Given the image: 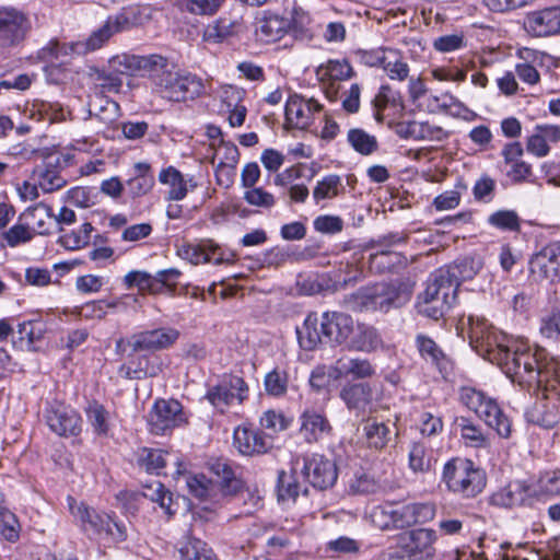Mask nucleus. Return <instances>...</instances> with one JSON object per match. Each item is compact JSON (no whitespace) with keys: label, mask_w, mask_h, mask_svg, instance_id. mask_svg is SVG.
I'll return each instance as SVG.
<instances>
[{"label":"nucleus","mask_w":560,"mask_h":560,"mask_svg":"<svg viewBox=\"0 0 560 560\" xmlns=\"http://www.w3.org/2000/svg\"><path fill=\"white\" fill-rule=\"evenodd\" d=\"M467 327L469 343L479 355L497 364L513 383L541 394L526 410L527 421L553 428L560 420V362L545 349L499 331L483 317L469 315Z\"/></svg>","instance_id":"nucleus-1"},{"label":"nucleus","mask_w":560,"mask_h":560,"mask_svg":"<svg viewBox=\"0 0 560 560\" xmlns=\"http://www.w3.org/2000/svg\"><path fill=\"white\" fill-rule=\"evenodd\" d=\"M122 67L120 71L141 72L150 79L153 92L168 102H185L198 97L203 84L197 75L176 70L168 58L151 54L147 56L122 55L115 59Z\"/></svg>","instance_id":"nucleus-2"},{"label":"nucleus","mask_w":560,"mask_h":560,"mask_svg":"<svg viewBox=\"0 0 560 560\" xmlns=\"http://www.w3.org/2000/svg\"><path fill=\"white\" fill-rule=\"evenodd\" d=\"M211 471L219 478L217 482L202 474L187 478L189 492L205 504L203 509L212 510L241 497L244 504L248 505L241 515L253 514L260 498L244 488V482L236 477L233 467L226 460L218 459L211 464Z\"/></svg>","instance_id":"nucleus-3"},{"label":"nucleus","mask_w":560,"mask_h":560,"mask_svg":"<svg viewBox=\"0 0 560 560\" xmlns=\"http://www.w3.org/2000/svg\"><path fill=\"white\" fill-rule=\"evenodd\" d=\"M354 329L355 322L350 314L326 311L320 317L316 313H310L302 326L296 328V335L299 345L304 350H314L322 342L346 348Z\"/></svg>","instance_id":"nucleus-4"},{"label":"nucleus","mask_w":560,"mask_h":560,"mask_svg":"<svg viewBox=\"0 0 560 560\" xmlns=\"http://www.w3.org/2000/svg\"><path fill=\"white\" fill-rule=\"evenodd\" d=\"M456 298L457 288L448 271L441 267L429 276L425 289L418 298L419 313L438 320L448 312Z\"/></svg>","instance_id":"nucleus-5"},{"label":"nucleus","mask_w":560,"mask_h":560,"mask_svg":"<svg viewBox=\"0 0 560 560\" xmlns=\"http://www.w3.org/2000/svg\"><path fill=\"white\" fill-rule=\"evenodd\" d=\"M458 396L459 401L483 420L499 436L503 439L510 438L512 422L495 399L471 386L460 387Z\"/></svg>","instance_id":"nucleus-6"},{"label":"nucleus","mask_w":560,"mask_h":560,"mask_svg":"<svg viewBox=\"0 0 560 560\" xmlns=\"http://www.w3.org/2000/svg\"><path fill=\"white\" fill-rule=\"evenodd\" d=\"M442 480L447 489L464 498L478 495L486 487L487 478L483 470L476 467L467 458H452L443 468Z\"/></svg>","instance_id":"nucleus-7"},{"label":"nucleus","mask_w":560,"mask_h":560,"mask_svg":"<svg viewBox=\"0 0 560 560\" xmlns=\"http://www.w3.org/2000/svg\"><path fill=\"white\" fill-rule=\"evenodd\" d=\"M70 513L89 536L119 542L126 539V528L109 515L101 514L83 502L68 497Z\"/></svg>","instance_id":"nucleus-8"},{"label":"nucleus","mask_w":560,"mask_h":560,"mask_svg":"<svg viewBox=\"0 0 560 560\" xmlns=\"http://www.w3.org/2000/svg\"><path fill=\"white\" fill-rule=\"evenodd\" d=\"M410 290L401 282L376 283L361 292L363 305L380 312L402 306L410 300Z\"/></svg>","instance_id":"nucleus-9"},{"label":"nucleus","mask_w":560,"mask_h":560,"mask_svg":"<svg viewBox=\"0 0 560 560\" xmlns=\"http://www.w3.org/2000/svg\"><path fill=\"white\" fill-rule=\"evenodd\" d=\"M247 397L248 386L242 377L236 375L224 376L206 394L208 401L221 412L230 406L241 405Z\"/></svg>","instance_id":"nucleus-10"},{"label":"nucleus","mask_w":560,"mask_h":560,"mask_svg":"<svg viewBox=\"0 0 560 560\" xmlns=\"http://www.w3.org/2000/svg\"><path fill=\"white\" fill-rule=\"evenodd\" d=\"M183 406L178 400H158L149 413L150 431L156 435H163L167 431L179 427L185 422Z\"/></svg>","instance_id":"nucleus-11"},{"label":"nucleus","mask_w":560,"mask_h":560,"mask_svg":"<svg viewBox=\"0 0 560 560\" xmlns=\"http://www.w3.org/2000/svg\"><path fill=\"white\" fill-rule=\"evenodd\" d=\"M303 462V476L315 489L325 490L334 486L338 477L335 463L320 454L306 455Z\"/></svg>","instance_id":"nucleus-12"},{"label":"nucleus","mask_w":560,"mask_h":560,"mask_svg":"<svg viewBox=\"0 0 560 560\" xmlns=\"http://www.w3.org/2000/svg\"><path fill=\"white\" fill-rule=\"evenodd\" d=\"M353 74L352 67L345 59L328 60L316 69V77L331 102L337 101L341 82L352 78Z\"/></svg>","instance_id":"nucleus-13"},{"label":"nucleus","mask_w":560,"mask_h":560,"mask_svg":"<svg viewBox=\"0 0 560 560\" xmlns=\"http://www.w3.org/2000/svg\"><path fill=\"white\" fill-rule=\"evenodd\" d=\"M436 533L431 528H415L400 535V544L408 556L417 560H429L435 555Z\"/></svg>","instance_id":"nucleus-14"},{"label":"nucleus","mask_w":560,"mask_h":560,"mask_svg":"<svg viewBox=\"0 0 560 560\" xmlns=\"http://www.w3.org/2000/svg\"><path fill=\"white\" fill-rule=\"evenodd\" d=\"M530 273L551 282L560 278V242H552L535 254L529 261Z\"/></svg>","instance_id":"nucleus-15"},{"label":"nucleus","mask_w":560,"mask_h":560,"mask_svg":"<svg viewBox=\"0 0 560 560\" xmlns=\"http://www.w3.org/2000/svg\"><path fill=\"white\" fill-rule=\"evenodd\" d=\"M525 31L534 37H548L560 34V7H549L526 14Z\"/></svg>","instance_id":"nucleus-16"},{"label":"nucleus","mask_w":560,"mask_h":560,"mask_svg":"<svg viewBox=\"0 0 560 560\" xmlns=\"http://www.w3.org/2000/svg\"><path fill=\"white\" fill-rule=\"evenodd\" d=\"M322 108V104L315 98L294 94L285 103V119L295 128L306 129L312 125L314 115L320 113Z\"/></svg>","instance_id":"nucleus-17"},{"label":"nucleus","mask_w":560,"mask_h":560,"mask_svg":"<svg viewBox=\"0 0 560 560\" xmlns=\"http://www.w3.org/2000/svg\"><path fill=\"white\" fill-rule=\"evenodd\" d=\"M415 346L421 359L438 369L444 378L453 373L454 361L431 337L418 334L415 338Z\"/></svg>","instance_id":"nucleus-18"},{"label":"nucleus","mask_w":560,"mask_h":560,"mask_svg":"<svg viewBox=\"0 0 560 560\" xmlns=\"http://www.w3.org/2000/svg\"><path fill=\"white\" fill-rule=\"evenodd\" d=\"M340 398L355 416L374 411V393L369 383L346 384L340 390Z\"/></svg>","instance_id":"nucleus-19"},{"label":"nucleus","mask_w":560,"mask_h":560,"mask_svg":"<svg viewBox=\"0 0 560 560\" xmlns=\"http://www.w3.org/2000/svg\"><path fill=\"white\" fill-rule=\"evenodd\" d=\"M28 30V21L23 12L12 7L0 8V40L3 45L21 42Z\"/></svg>","instance_id":"nucleus-20"},{"label":"nucleus","mask_w":560,"mask_h":560,"mask_svg":"<svg viewBox=\"0 0 560 560\" xmlns=\"http://www.w3.org/2000/svg\"><path fill=\"white\" fill-rule=\"evenodd\" d=\"M536 494V490L523 480H513L489 497V503L500 509H512L524 504Z\"/></svg>","instance_id":"nucleus-21"},{"label":"nucleus","mask_w":560,"mask_h":560,"mask_svg":"<svg viewBox=\"0 0 560 560\" xmlns=\"http://www.w3.org/2000/svg\"><path fill=\"white\" fill-rule=\"evenodd\" d=\"M177 255L192 265L205 262L220 265L224 261L221 248L211 240H203L199 243L185 242L177 246Z\"/></svg>","instance_id":"nucleus-22"},{"label":"nucleus","mask_w":560,"mask_h":560,"mask_svg":"<svg viewBox=\"0 0 560 560\" xmlns=\"http://www.w3.org/2000/svg\"><path fill=\"white\" fill-rule=\"evenodd\" d=\"M179 337L175 328H159L135 335L130 341L133 352L159 351L171 347Z\"/></svg>","instance_id":"nucleus-23"},{"label":"nucleus","mask_w":560,"mask_h":560,"mask_svg":"<svg viewBox=\"0 0 560 560\" xmlns=\"http://www.w3.org/2000/svg\"><path fill=\"white\" fill-rule=\"evenodd\" d=\"M120 115L118 103L100 94H95L89 102V117L96 120L101 127L97 132L109 137L108 131L116 125Z\"/></svg>","instance_id":"nucleus-24"},{"label":"nucleus","mask_w":560,"mask_h":560,"mask_svg":"<svg viewBox=\"0 0 560 560\" xmlns=\"http://www.w3.org/2000/svg\"><path fill=\"white\" fill-rule=\"evenodd\" d=\"M46 421L52 432L60 436L77 435L81 431V418L71 408L58 405L47 410Z\"/></svg>","instance_id":"nucleus-25"},{"label":"nucleus","mask_w":560,"mask_h":560,"mask_svg":"<svg viewBox=\"0 0 560 560\" xmlns=\"http://www.w3.org/2000/svg\"><path fill=\"white\" fill-rule=\"evenodd\" d=\"M233 444L245 456L264 454L271 446L262 432L245 425L234 430Z\"/></svg>","instance_id":"nucleus-26"},{"label":"nucleus","mask_w":560,"mask_h":560,"mask_svg":"<svg viewBox=\"0 0 560 560\" xmlns=\"http://www.w3.org/2000/svg\"><path fill=\"white\" fill-rule=\"evenodd\" d=\"M60 159L49 155L43 165H38L33 171V178L37 182L39 188L48 194L61 189L67 180L60 175Z\"/></svg>","instance_id":"nucleus-27"},{"label":"nucleus","mask_w":560,"mask_h":560,"mask_svg":"<svg viewBox=\"0 0 560 560\" xmlns=\"http://www.w3.org/2000/svg\"><path fill=\"white\" fill-rule=\"evenodd\" d=\"M291 23L288 19L278 14H265L258 20L255 35L259 42L269 44L280 40L290 30Z\"/></svg>","instance_id":"nucleus-28"},{"label":"nucleus","mask_w":560,"mask_h":560,"mask_svg":"<svg viewBox=\"0 0 560 560\" xmlns=\"http://www.w3.org/2000/svg\"><path fill=\"white\" fill-rule=\"evenodd\" d=\"M109 16L121 33L149 22L152 18V9L150 5L131 4Z\"/></svg>","instance_id":"nucleus-29"},{"label":"nucleus","mask_w":560,"mask_h":560,"mask_svg":"<svg viewBox=\"0 0 560 560\" xmlns=\"http://www.w3.org/2000/svg\"><path fill=\"white\" fill-rule=\"evenodd\" d=\"M300 432L307 443L318 442L330 432V424L327 418L317 411L305 410L301 417Z\"/></svg>","instance_id":"nucleus-30"},{"label":"nucleus","mask_w":560,"mask_h":560,"mask_svg":"<svg viewBox=\"0 0 560 560\" xmlns=\"http://www.w3.org/2000/svg\"><path fill=\"white\" fill-rule=\"evenodd\" d=\"M159 180L168 186V199L171 200H182L189 189L197 187L194 177L184 178L183 174L174 166L163 168L159 174Z\"/></svg>","instance_id":"nucleus-31"},{"label":"nucleus","mask_w":560,"mask_h":560,"mask_svg":"<svg viewBox=\"0 0 560 560\" xmlns=\"http://www.w3.org/2000/svg\"><path fill=\"white\" fill-rule=\"evenodd\" d=\"M381 347L382 339L374 327L363 323H355L354 332L346 348L350 351L371 353Z\"/></svg>","instance_id":"nucleus-32"},{"label":"nucleus","mask_w":560,"mask_h":560,"mask_svg":"<svg viewBox=\"0 0 560 560\" xmlns=\"http://www.w3.org/2000/svg\"><path fill=\"white\" fill-rule=\"evenodd\" d=\"M428 102V106L431 110H441L454 118H460L466 121H471L477 118L475 112L466 107L452 94L443 93L441 95H433L430 96Z\"/></svg>","instance_id":"nucleus-33"},{"label":"nucleus","mask_w":560,"mask_h":560,"mask_svg":"<svg viewBox=\"0 0 560 560\" xmlns=\"http://www.w3.org/2000/svg\"><path fill=\"white\" fill-rule=\"evenodd\" d=\"M362 438L369 448L381 451L392 440L389 425L375 418H368L362 422Z\"/></svg>","instance_id":"nucleus-34"},{"label":"nucleus","mask_w":560,"mask_h":560,"mask_svg":"<svg viewBox=\"0 0 560 560\" xmlns=\"http://www.w3.org/2000/svg\"><path fill=\"white\" fill-rule=\"evenodd\" d=\"M159 370V366L150 363L149 357L132 351L128 355V360L119 368L118 373L128 380H142L155 376Z\"/></svg>","instance_id":"nucleus-35"},{"label":"nucleus","mask_w":560,"mask_h":560,"mask_svg":"<svg viewBox=\"0 0 560 560\" xmlns=\"http://www.w3.org/2000/svg\"><path fill=\"white\" fill-rule=\"evenodd\" d=\"M545 54L530 48H524L520 50V57L523 62L515 66V72L520 80L529 85L537 84L540 80V74L537 70V66H541Z\"/></svg>","instance_id":"nucleus-36"},{"label":"nucleus","mask_w":560,"mask_h":560,"mask_svg":"<svg viewBox=\"0 0 560 560\" xmlns=\"http://www.w3.org/2000/svg\"><path fill=\"white\" fill-rule=\"evenodd\" d=\"M77 54V43H61L57 38L50 39L37 51V58L46 63L61 65Z\"/></svg>","instance_id":"nucleus-37"},{"label":"nucleus","mask_w":560,"mask_h":560,"mask_svg":"<svg viewBox=\"0 0 560 560\" xmlns=\"http://www.w3.org/2000/svg\"><path fill=\"white\" fill-rule=\"evenodd\" d=\"M456 429L459 430L460 438L465 445L476 448H486L490 446L489 436L482 431L481 427L467 417H457L454 421Z\"/></svg>","instance_id":"nucleus-38"},{"label":"nucleus","mask_w":560,"mask_h":560,"mask_svg":"<svg viewBox=\"0 0 560 560\" xmlns=\"http://www.w3.org/2000/svg\"><path fill=\"white\" fill-rule=\"evenodd\" d=\"M118 28L114 25V22L110 16H108L105 23L94 31L88 39L79 40L77 43V54L85 55L91 51H95L102 48L112 36L118 34Z\"/></svg>","instance_id":"nucleus-39"},{"label":"nucleus","mask_w":560,"mask_h":560,"mask_svg":"<svg viewBox=\"0 0 560 560\" xmlns=\"http://www.w3.org/2000/svg\"><path fill=\"white\" fill-rule=\"evenodd\" d=\"M242 26V21L238 19L219 18L207 26L205 38L209 42L221 43L238 34Z\"/></svg>","instance_id":"nucleus-40"},{"label":"nucleus","mask_w":560,"mask_h":560,"mask_svg":"<svg viewBox=\"0 0 560 560\" xmlns=\"http://www.w3.org/2000/svg\"><path fill=\"white\" fill-rule=\"evenodd\" d=\"M25 219L31 220L33 228L40 235L50 233L54 222L52 208L45 202H38L28 207L22 214Z\"/></svg>","instance_id":"nucleus-41"},{"label":"nucleus","mask_w":560,"mask_h":560,"mask_svg":"<svg viewBox=\"0 0 560 560\" xmlns=\"http://www.w3.org/2000/svg\"><path fill=\"white\" fill-rule=\"evenodd\" d=\"M335 371L337 376H353L355 378H368L375 374V369L366 359H340L336 362Z\"/></svg>","instance_id":"nucleus-42"},{"label":"nucleus","mask_w":560,"mask_h":560,"mask_svg":"<svg viewBox=\"0 0 560 560\" xmlns=\"http://www.w3.org/2000/svg\"><path fill=\"white\" fill-rule=\"evenodd\" d=\"M435 459L432 452L421 442H413L410 445L408 464L415 474H425L432 469Z\"/></svg>","instance_id":"nucleus-43"},{"label":"nucleus","mask_w":560,"mask_h":560,"mask_svg":"<svg viewBox=\"0 0 560 560\" xmlns=\"http://www.w3.org/2000/svg\"><path fill=\"white\" fill-rule=\"evenodd\" d=\"M143 497L152 502H156L168 516L175 514L173 493L162 482L154 480L145 485L143 487Z\"/></svg>","instance_id":"nucleus-44"},{"label":"nucleus","mask_w":560,"mask_h":560,"mask_svg":"<svg viewBox=\"0 0 560 560\" xmlns=\"http://www.w3.org/2000/svg\"><path fill=\"white\" fill-rule=\"evenodd\" d=\"M387 56L383 57V70L390 80L402 82L409 75V65L397 49H387Z\"/></svg>","instance_id":"nucleus-45"},{"label":"nucleus","mask_w":560,"mask_h":560,"mask_svg":"<svg viewBox=\"0 0 560 560\" xmlns=\"http://www.w3.org/2000/svg\"><path fill=\"white\" fill-rule=\"evenodd\" d=\"M180 560H218L213 550L198 538H189L179 549Z\"/></svg>","instance_id":"nucleus-46"},{"label":"nucleus","mask_w":560,"mask_h":560,"mask_svg":"<svg viewBox=\"0 0 560 560\" xmlns=\"http://www.w3.org/2000/svg\"><path fill=\"white\" fill-rule=\"evenodd\" d=\"M18 341L22 349L32 350L44 335L43 324L38 320H27L18 326Z\"/></svg>","instance_id":"nucleus-47"},{"label":"nucleus","mask_w":560,"mask_h":560,"mask_svg":"<svg viewBox=\"0 0 560 560\" xmlns=\"http://www.w3.org/2000/svg\"><path fill=\"white\" fill-rule=\"evenodd\" d=\"M343 190L340 176L330 174L318 180L313 189V198L318 203L324 199H332Z\"/></svg>","instance_id":"nucleus-48"},{"label":"nucleus","mask_w":560,"mask_h":560,"mask_svg":"<svg viewBox=\"0 0 560 560\" xmlns=\"http://www.w3.org/2000/svg\"><path fill=\"white\" fill-rule=\"evenodd\" d=\"M348 142L350 145L363 155H370L377 149V140L374 136L363 129L353 128L348 131Z\"/></svg>","instance_id":"nucleus-49"},{"label":"nucleus","mask_w":560,"mask_h":560,"mask_svg":"<svg viewBox=\"0 0 560 560\" xmlns=\"http://www.w3.org/2000/svg\"><path fill=\"white\" fill-rule=\"evenodd\" d=\"M289 385L288 373L283 370L273 369L264 378V387L269 396L279 398L287 394Z\"/></svg>","instance_id":"nucleus-50"},{"label":"nucleus","mask_w":560,"mask_h":560,"mask_svg":"<svg viewBox=\"0 0 560 560\" xmlns=\"http://www.w3.org/2000/svg\"><path fill=\"white\" fill-rule=\"evenodd\" d=\"M442 268L448 271L450 279L457 289L462 281L474 278L478 272V267L475 266V261L471 258H464Z\"/></svg>","instance_id":"nucleus-51"},{"label":"nucleus","mask_w":560,"mask_h":560,"mask_svg":"<svg viewBox=\"0 0 560 560\" xmlns=\"http://www.w3.org/2000/svg\"><path fill=\"white\" fill-rule=\"evenodd\" d=\"M225 0H179V8L194 15H214Z\"/></svg>","instance_id":"nucleus-52"},{"label":"nucleus","mask_w":560,"mask_h":560,"mask_svg":"<svg viewBox=\"0 0 560 560\" xmlns=\"http://www.w3.org/2000/svg\"><path fill=\"white\" fill-rule=\"evenodd\" d=\"M168 453L161 450L143 448L138 457V464L149 474L160 475L166 465Z\"/></svg>","instance_id":"nucleus-53"},{"label":"nucleus","mask_w":560,"mask_h":560,"mask_svg":"<svg viewBox=\"0 0 560 560\" xmlns=\"http://www.w3.org/2000/svg\"><path fill=\"white\" fill-rule=\"evenodd\" d=\"M93 226L91 223H83L78 230L65 233L59 237V244L67 249L75 250L85 246L90 241Z\"/></svg>","instance_id":"nucleus-54"},{"label":"nucleus","mask_w":560,"mask_h":560,"mask_svg":"<svg viewBox=\"0 0 560 560\" xmlns=\"http://www.w3.org/2000/svg\"><path fill=\"white\" fill-rule=\"evenodd\" d=\"M86 417L95 433L105 435L108 432V411L97 401L89 404Z\"/></svg>","instance_id":"nucleus-55"},{"label":"nucleus","mask_w":560,"mask_h":560,"mask_svg":"<svg viewBox=\"0 0 560 560\" xmlns=\"http://www.w3.org/2000/svg\"><path fill=\"white\" fill-rule=\"evenodd\" d=\"M536 494L560 497V469L545 471L536 483Z\"/></svg>","instance_id":"nucleus-56"},{"label":"nucleus","mask_w":560,"mask_h":560,"mask_svg":"<svg viewBox=\"0 0 560 560\" xmlns=\"http://www.w3.org/2000/svg\"><path fill=\"white\" fill-rule=\"evenodd\" d=\"M362 541L348 536H339L330 539L326 544V550L337 555H359L361 552Z\"/></svg>","instance_id":"nucleus-57"},{"label":"nucleus","mask_w":560,"mask_h":560,"mask_svg":"<svg viewBox=\"0 0 560 560\" xmlns=\"http://www.w3.org/2000/svg\"><path fill=\"white\" fill-rule=\"evenodd\" d=\"M244 91L237 88H230L225 91L226 98L235 101L233 108L229 109V124L231 127H241L246 118L247 109L244 105L238 104Z\"/></svg>","instance_id":"nucleus-58"},{"label":"nucleus","mask_w":560,"mask_h":560,"mask_svg":"<svg viewBox=\"0 0 560 560\" xmlns=\"http://www.w3.org/2000/svg\"><path fill=\"white\" fill-rule=\"evenodd\" d=\"M418 429L423 436H434L443 431L442 417L430 411H421L417 420Z\"/></svg>","instance_id":"nucleus-59"},{"label":"nucleus","mask_w":560,"mask_h":560,"mask_svg":"<svg viewBox=\"0 0 560 560\" xmlns=\"http://www.w3.org/2000/svg\"><path fill=\"white\" fill-rule=\"evenodd\" d=\"M243 199L253 207L271 209L276 205V197L262 187H252L244 191Z\"/></svg>","instance_id":"nucleus-60"},{"label":"nucleus","mask_w":560,"mask_h":560,"mask_svg":"<svg viewBox=\"0 0 560 560\" xmlns=\"http://www.w3.org/2000/svg\"><path fill=\"white\" fill-rule=\"evenodd\" d=\"M488 222L500 230L517 231L520 229V218L514 210L495 211L488 218Z\"/></svg>","instance_id":"nucleus-61"},{"label":"nucleus","mask_w":560,"mask_h":560,"mask_svg":"<svg viewBox=\"0 0 560 560\" xmlns=\"http://www.w3.org/2000/svg\"><path fill=\"white\" fill-rule=\"evenodd\" d=\"M410 132L421 139L431 141H443L448 138L450 133L440 126L429 122H413L410 125Z\"/></svg>","instance_id":"nucleus-62"},{"label":"nucleus","mask_w":560,"mask_h":560,"mask_svg":"<svg viewBox=\"0 0 560 560\" xmlns=\"http://www.w3.org/2000/svg\"><path fill=\"white\" fill-rule=\"evenodd\" d=\"M20 524L15 515L5 506L0 509V534L8 541L19 538Z\"/></svg>","instance_id":"nucleus-63"},{"label":"nucleus","mask_w":560,"mask_h":560,"mask_svg":"<svg viewBox=\"0 0 560 560\" xmlns=\"http://www.w3.org/2000/svg\"><path fill=\"white\" fill-rule=\"evenodd\" d=\"M540 331L548 338L560 335V299L557 301L551 313L541 320Z\"/></svg>","instance_id":"nucleus-64"}]
</instances>
